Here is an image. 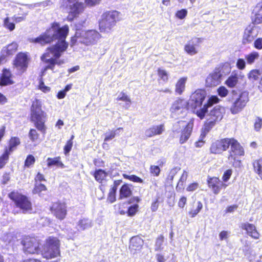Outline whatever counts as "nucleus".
<instances>
[{"label":"nucleus","mask_w":262,"mask_h":262,"mask_svg":"<svg viewBox=\"0 0 262 262\" xmlns=\"http://www.w3.org/2000/svg\"><path fill=\"white\" fill-rule=\"evenodd\" d=\"M69 31L68 25L60 27L59 23L54 21L51 24L45 32L37 37L30 39V42L41 46L50 45L58 40L54 45L48 47L40 56V60L46 64L45 70L53 71L55 66H60L64 63L63 60L60 59V58L69 47V43L66 40Z\"/></svg>","instance_id":"f257e3e1"},{"label":"nucleus","mask_w":262,"mask_h":262,"mask_svg":"<svg viewBox=\"0 0 262 262\" xmlns=\"http://www.w3.org/2000/svg\"><path fill=\"white\" fill-rule=\"evenodd\" d=\"M229 147L227 157L229 163L233 167H240L242 162L239 157L244 156L245 152L243 146L235 138L227 137L215 140L211 143L209 151L211 154L222 155Z\"/></svg>","instance_id":"f03ea898"},{"label":"nucleus","mask_w":262,"mask_h":262,"mask_svg":"<svg viewBox=\"0 0 262 262\" xmlns=\"http://www.w3.org/2000/svg\"><path fill=\"white\" fill-rule=\"evenodd\" d=\"M30 121L34 123L36 128H31L28 133L30 140L36 142L39 140L40 135L37 129L45 135L47 131L46 122L47 114L42 110V104L38 99H35L32 103L30 108Z\"/></svg>","instance_id":"7ed1b4c3"},{"label":"nucleus","mask_w":262,"mask_h":262,"mask_svg":"<svg viewBox=\"0 0 262 262\" xmlns=\"http://www.w3.org/2000/svg\"><path fill=\"white\" fill-rule=\"evenodd\" d=\"M60 241L57 237L50 236L45 242L40 253L46 259H51L61 256Z\"/></svg>","instance_id":"20e7f679"},{"label":"nucleus","mask_w":262,"mask_h":262,"mask_svg":"<svg viewBox=\"0 0 262 262\" xmlns=\"http://www.w3.org/2000/svg\"><path fill=\"white\" fill-rule=\"evenodd\" d=\"M101 37V35L95 30H78L72 37L71 42L74 44L78 40L86 46H92L96 45Z\"/></svg>","instance_id":"39448f33"},{"label":"nucleus","mask_w":262,"mask_h":262,"mask_svg":"<svg viewBox=\"0 0 262 262\" xmlns=\"http://www.w3.org/2000/svg\"><path fill=\"white\" fill-rule=\"evenodd\" d=\"M8 197L14 206L21 210L23 213H31L32 211L33 206L31 201L26 195L17 190H13L8 194Z\"/></svg>","instance_id":"423d86ee"},{"label":"nucleus","mask_w":262,"mask_h":262,"mask_svg":"<svg viewBox=\"0 0 262 262\" xmlns=\"http://www.w3.org/2000/svg\"><path fill=\"white\" fill-rule=\"evenodd\" d=\"M120 13L116 10L107 11L101 15L99 21V29L101 32L109 33L120 20Z\"/></svg>","instance_id":"0eeeda50"},{"label":"nucleus","mask_w":262,"mask_h":262,"mask_svg":"<svg viewBox=\"0 0 262 262\" xmlns=\"http://www.w3.org/2000/svg\"><path fill=\"white\" fill-rule=\"evenodd\" d=\"M194 119L191 118L186 120H182L178 121L174 125L173 132H179V130L182 127L180 135L179 142L182 144L186 142L191 136L193 126Z\"/></svg>","instance_id":"6e6552de"},{"label":"nucleus","mask_w":262,"mask_h":262,"mask_svg":"<svg viewBox=\"0 0 262 262\" xmlns=\"http://www.w3.org/2000/svg\"><path fill=\"white\" fill-rule=\"evenodd\" d=\"M20 244L23 252L28 254H39L41 251V243L37 237L25 236L21 239Z\"/></svg>","instance_id":"1a4fd4ad"},{"label":"nucleus","mask_w":262,"mask_h":262,"mask_svg":"<svg viewBox=\"0 0 262 262\" xmlns=\"http://www.w3.org/2000/svg\"><path fill=\"white\" fill-rule=\"evenodd\" d=\"M207 97V93L203 89L196 90L190 96L188 107L196 115V112L201 108Z\"/></svg>","instance_id":"9d476101"},{"label":"nucleus","mask_w":262,"mask_h":262,"mask_svg":"<svg viewBox=\"0 0 262 262\" xmlns=\"http://www.w3.org/2000/svg\"><path fill=\"white\" fill-rule=\"evenodd\" d=\"M30 61V57L28 53L19 52L16 55L12 65L17 74L21 75L27 72Z\"/></svg>","instance_id":"9b49d317"},{"label":"nucleus","mask_w":262,"mask_h":262,"mask_svg":"<svg viewBox=\"0 0 262 262\" xmlns=\"http://www.w3.org/2000/svg\"><path fill=\"white\" fill-rule=\"evenodd\" d=\"M228 101L231 102L230 111L231 114L234 115L241 112L244 109L249 101V98L248 94L242 92L235 99L233 96L229 97Z\"/></svg>","instance_id":"f8f14e48"},{"label":"nucleus","mask_w":262,"mask_h":262,"mask_svg":"<svg viewBox=\"0 0 262 262\" xmlns=\"http://www.w3.org/2000/svg\"><path fill=\"white\" fill-rule=\"evenodd\" d=\"M49 210L53 216L59 221L64 220L68 214L67 203L60 200L52 202Z\"/></svg>","instance_id":"ddd939ff"},{"label":"nucleus","mask_w":262,"mask_h":262,"mask_svg":"<svg viewBox=\"0 0 262 262\" xmlns=\"http://www.w3.org/2000/svg\"><path fill=\"white\" fill-rule=\"evenodd\" d=\"M208 189L214 195H217L225 189L228 185L223 183L219 177L208 176L206 179Z\"/></svg>","instance_id":"4468645a"},{"label":"nucleus","mask_w":262,"mask_h":262,"mask_svg":"<svg viewBox=\"0 0 262 262\" xmlns=\"http://www.w3.org/2000/svg\"><path fill=\"white\" fill-rule=\"evenodd\" d=\"M203 40L201 37H193L187 41L184 46V50L190 55H194L198 53V47Z\"/></svg>","instance_id":"2eb2a0df"},{"label":"nucleus","mask_w":262,"mask_h":262,"mask_svg":"<svg viewBox=\"0 0 262 262\" xmlns=\"http://www.w3.org/2000/svg\"><path fill=\"white\" fill-rule=\"evenodd\" d=\"M220 102V99L216 95L210 96L203 107L196 112V115L201 120L203 119L208 112V108Z\"/></svg>","instance_id":"dca6fc26"},{"label":"nucleus","mask_w":262,"mask_h":262,"mask_svg":"<svg viewBox=\"0 0 262 262\" xmlns=\"http://www.w3.org/2000/svg\"><path fill=\"white\" fill-rule=\"evenodd\" d=\"M222 74L219 68H215L214 70L209 74L206 79V85L208 87H213L221 83Z\"/></svg>","instance_id":"f3484780"},{"label":"nucleus","mask_w":262,"mask_h":262,"mask_svg":"<svg viewBox=\"0 0 262 262\" xmlns=\"http://www.w3.org/2000/svg\"><path fill=\"white\" fill-rule=\"evenodd\" d=\"M83 10L84 6L82 3L74 2L72 5H70V11L67 16V20L69 21H73Z\"/></svg>","instance_id":"a211bd4d"},{"label":"nucleus","mask_w":262,"mask_h":262,"mask_svg":"<svg viewBox=\"0 0 262 262\" xmlns=\"http://www.w3.org/2000/svg\"><path fill=\"white\" fill-rule=\"evenodd\" d=\"M144 240L139 236H134L129 240V250L133 254L141 251L144 245Z\"/></svg>","instance_id":"6ab92c4d"},{"label":"nucleus","mask_w":262,"mask_h":262,"mask_svg":"<svg viewBox=\"0 0 262 262\" xmlns=\"http://www.w3.org/2000/svg\"><path fill=\"white\" fill-rule=\"evenodd\" d=\"M13 76L9 69L4 68L0 76V86H7L14 83Z\"/></svg>","instance_id":"aec40b11"},{"label":"nucleus","mask_w":262,"mask_h":262,"mask_svg":"<svg viewBox=\"0 0 262 262\" xmlns=\"http://www.w3.org/2000/svg\"><path fill=\"white\" fill-rule=\"evenodd\" d=\"M18 44L15 42H12L4 47L1 50L0 55L6 60L11 57L17 51Z\"/></svg>","instance_id":"412c9836"},{"label":"nucleus","mask_w":262,"mask_h":262,"mask_svg":"<svg viewBox=\"0 0 262 262\" xmlns=\"http://www.w3.org/2000/svg\"><path fill=\"white\" fill-rule=\"evenodd\" d=\"M241 228L245 230L246 233L252 238L258 239L259 238L260 234L254 224L249 223H243L241 225Z\"/></svg>","instance_id":"4be33fe9"},{"label":"nucleus","mask_w":262,"mask_h":262,"mask_svg":"<svg viewBox=\"0 0 262 262\" xmlns=\"http://www.w3.org/2000/svg\"><path fill=\"white\" fill-rule=\"evenodd\" d=\"M132 186L131 184L124 183L119 188L118 200H123L130 198L133 194Z\"/></svg>","instance_id":"5701e85b"},{"label":"nucleus","mask_w":262,"mask_h":262,"mask_svg":"<svg viewBox=\"0 0 262 262\" xmlns=\"http://www.w3.org/2000/svg\"><path fill=\"white\" fill-rule=\"evenodd\" d=\"M122 180H115L113 182V185L111 186L109 190V192L107 197V201L110 203H113L116 201V192L118 187L121 184Z\"/></svg>","instance_id":"b1692460"},{"label":"nucleus","mask_w":262,"mask_h":262,"mask_svg":"<svg viewBox=\"0 0 262 262\" xmlns=\"http://www.w3.org/2000/svg\"><path fill=\"white\" fill-rule=\"evenodd\" d=\"M20 144V139L17 137H11L8 142V146L4 148V151L10 155Z\"/></svg>","instance_id":"393cba45"},{"label":"nucleus","mask_w":262,"mask_h":262,"mask_svg":"<svg viewBox=\"0 0 262 262\" xmlns=\"http://www.w3.org/2000/svg\"><path fill=\"white\" fill-rule=\"evenodd\" d=\"M164 130L165 126L164 124L154 125L145 130V134L147 137H152L162 134Z\"/></svg>","instance_id":"a878e982"},{"label":"nucleus","mask_w":262,"mask_h":262,"mask_svg":"<svg viewBox=\"0 0 262 262\" xmlns=\"http://www.w3.org/2000/svg\"><path fill=\"white\" fill-rule=\"evenodd\" d=\"M187 80V77L179 78L175 85V93L179 95H182L185 90L186 83Z\"/></svg>","instance_id":"bb28decb"},{"label":"nucleus","mask_w":262,"mask_h":262,"mask_svg":"<svg viewBox=\"0 0 262 262\" xmlns=\"http://www.w3.org/2000/svg\"><path fill=\"white\" fill-rule=\"evenodd\" d=\"M122 127H119L116 129H109L105 134H104V142L103 143V147H104V145L107 144L106 142L113 139L116 137V136L119 134L118 131L122 130Z\"/></svg>","instance_id":"cd10ccee"},{"label":"nucleus","mask_w":262,"mask_h":262,"mask_svg":"<svg viewBox=\"0 0 262 262\" xmlns=\"http://www.w3.org/2000/svg\"><path fill=\"white\" fill-rule=\"evenodd\" d=\"M222 110L223 107L221 106L214 107L209 112L211 118L214 121L221 119L223 117Z\"/></svg>","instance_id":"c85d7f7f"},{"label":"nucleus","mask_w":262,"mask_h":262,"mask_svg":"<svg viewBox=\"0 0 262 262\" xmlns=\"http://www.w3.org/2000/svg\"><path fill=\"white\" fill-rule=\"evenodd\" d=\"M253 31L252 28L246 29L245 30L242 38L243 45L250 43L254 40L255 36L253 35Z\"/></svg>","instance_id":"c756f323"},{"label":"nucleus","mask_w":262,"mask_h":262,"mask_svg":"<svg viewBox=\"0 0 262 262\" xmlns=\"http://www.w3.org/2000/svg\"><path fill=\"white\" fill-rule=\"evenodd\" d=\"M48 167H51L53 166H56L57 167L63 168L65 166L61 161L60 156H57L54 158H48L47 159Z\"/></svg>","instance_id":"7c9ffc66"},{"label":"nucleus","mask_w":262,"mask_h":262,"mask_svg":"<svg viewBox=\"0 0 262 262\" xmlns=\"http://www.w3.org/2000/svg\"><path fill=\"white\" fill-rule=\"evenodd\" d=\"M92 175L94 176L97 182L102 183L107 176V172L104 170L98 169L94 171L92 173Z\"/></svg>","instance_id":"2f4dec72"},{"label":"nucleus","mask_w":262,"mask_h":262,"mask_svg":"<svg viewBox=\"0 0 262 262\" xmlns=\"http://www.w3.org/2000/svg\"><path fill=\"white\" fill-rule=\"evenodd\" d=\"M159 166L158 165H150L149 167L150 173L154 177H158L161 172V169L159 166H163L165 162L162 160H159L157 162Z\"/></svg>","instance_id":"473e14b6"},{"label":"nucleus","mask_w":262,"mask_h":262,"mask_svg":"<svg viewBox=\"0 0 262 262\" xmlns=\"http://www.w3.org/2000/svg\"><path fill=\"white\" fill-rule=\"evenodd\" d=\"M253 170L262 180V158L255 160L252 163Z\"/></svg>","instance_id":"72a5a7b5"},{"label":"nucleus","mask_w":262,"mask_h":262,"mask_svg":"<svg viewBox=\"0 0 262 262\" xmlns=\"http://www.w3.org/2000/svg\"><path fill=\"white\" fill-rule=\"evenodd\" d=\"M187 178L188 173L186 170H184L176 186V190L178 191H180L184 189V186L186 182Z\"/></svg>","instance_id":"f704fd0d"},{"label":"nucleus","mask_w":262,"mask_h":262,"mask_svg":"<svg viewBox=\"0 0 262 262\" xmlns=\"http://www.w3.org/2000/svg\"><path fill=\"white\" fill-rule=\"evenodd\" d=\"M259 53L256 51H252L245 56L246 62L248 64H253L259 58Z\"/></svg>","instance_id":"c9c22d12"},{"label":"nucleus","mask_w":262,"mask_h":262,"mask_svg":"<svg viewBox=\"0 0 262 262\" xmlns=\"http://www.w3.org/2000/svg\"><path fill=\"white\" fill-rule=\"evenodd\" d=\"M238 81V78L236 75L230 76L225 81V84L230 88L236 86Z\"/></svg>","instance_id":"e433bc0d"},{"label":"nucleus","mask_w":262,"mask_h":262,"mask_svg":"<svg viewBox=\"0 0 262 262\" xmlns=\"http://www.w3.org/2000/svg\"><path fill=\"white\" fill-rule=\"evenodd\" d=\"M47 190V188L45 184L39 183H35L34 188L32 190V193L34 194L41 195V192L42 191H46Z\"/></svg>","instance_id":"4c0bfd02"},{"label":"nucleus","mask_w":262,"mask_h":262,"mask_svg":"<svg viewBox=\"0 0 262 262\" xmlns=\"http://www.w3.org/2000/svg\"><path fill=\"white\" fill-rule=\"evenodd\" d=\"M261 76V72L258 69L251 70L248 74V78L250 80L257 81Z\"/></svg>","instance_id":"58836bf2"},{"label":"nucleus","mask_w":262,"mask_h":262,"mask_svg":"<svg viewBox=\"0 0 262 262\" xmlns=\"http://www.w3.org/2000/svg\"><path fill=\"white\" fill-rule=\"evenodd\" d=\"M78 226L81 230H84L92 226L91 222L88 219H80L78 222Z\"/></svg>","instance_id":"ea45409f"},{"label":"nucleus","mask_w":262,"mask_h":262,"mask_svg":"<svg viewBox=\"0 0 262 262\" xmlns=\"http://www.w3.org/2000/svg\"><path fill=\"white\" fill-rule=\"evenodd\" d=\"M36 161L35 158L32 155H29L27 156L24 162V167L25 168H30L32 167Z\"/></svg>","instance_id":"a19ab883"},{"label":"nucleus","mask_w":262,"mask_h":262,"mask_svg":"<svg viewBox=\"0 0 262 262\" xmlns=\"http://www.w3.org/2000/svg\"><path fill=\"white\" fill-rule=\"evenodd\" d=\"M139 208V205L137 204L131 205L128 208L127 210L126 211V213H127L128 216H134L138 212Z\"/></svg>","instance_id":"79ce46f5"},{"label":"nucleus","mask_w":262,"mask_h":262,"mask_svg":"<svg viewBox=\"0 0 262 262\" xmlns=\"http://www.w3.org/2000/svg\"><path fill=\"white\" fill-rule=\"evenodd\" d=\"M4 27L9 30L10 31H12L15 28V24L13 22L10 21L9 17H7L4 18L3 21Z\"/></svg>","instance_id":"37998d69"},{"label":"nucleus","mask_w":262,"mask_h":262,"mask_svg":"<svg viewBox=\"0 0 262 262\" xmlns=\"http://www.w3.org/2000/svg\"><path fill=\"white\" fill-rule=\"evenodd\" d=\"M9 156L10 155L4 151L0 156V169L4 168L6 164L8 162Z\"/></svg>","instance_id":"c03bdc74"},{"label":"nucleus","mask_w":262,"mask_h":262,"mask_svg":"<svg viewBox=\"0 0 262 262\" xmlns=\"http://www.w3.org/2000/svg\"><path fill=\"white\" fill-rule=\"evenodd\" d=\"M122 176L124 179L128 180L134 182L140 183H142L143 182V180L141 178L135 174L129 176L126 173H123L122 174Z\"/></svg>","instance_id":"a18cd8bd"},{"label":"nucleus","mask_w":262,"mask_h":262,"mask_svg":"<svg viewBox=\"0 0 262 262\" xmlns=\"http://www.w3.org/2000/svg\"><path fill=\"white\" fill-rule=\"evenodd\" d=\"M185 101L183 99L179 98L177 100L172 104V107L174 111H178L184 106Z\"/></svg>","instance_id":"49530a36"},{"label":"nucleus","mask_w":262,"mask_h":262,"mask_svg":"<svg viewBox=\"0 0 262 262\" xmlns=\"http://www.w3.org/2000/svg\"><path fill=\"white\" fill-rule=\"evenodd\" d=\"M203 204L201 201L197 202L196 209L189 211L188 214L191 217H194L202 209Z\"/></svg>","instance_id":"de8ad7c7"},{"label":"nucleus","mask_w":262,"mask_h":262,"mask_svg":"<svg viewBox=\"0 0 262 262\" xmlns=\"http://www.w3.org/2000/svg\"><path fill=\"white\" fill-rule=\"evenodd\" d=\"M157 73L159 77L164 82H166L168 80V74L167 72L163 69L158 68Z\"/></svg>","instance_id":"09e8293b"},{"label":"nucleus","mask_w":262,"mask_h":262,"mask_svg":"<svg viewBox=\"0 0 262 262\" xmlns=\"http://www.w3.org/2000/svg\"><path fill=\"white\" fill-rule=\"evenodd\" d=\"M233 173V170L232 169H227L224 171L222 177V181L223 183H226L231 178Z\"/></svg>","instance_id":"8fccbe9b"},{"label":"nucleus","mask_w":262,"mask_h":262,"mask_svg":"<svg viewBox=\"0 0 262 262\" xmlns=\"http://www.w3.org/2000/svg\"><path fill=\"white\" fill-rule=\"evenodd\" d=\"M11 174L10 172L5 171L3 172L0 180V184L5 185L10 181Z\"/></svg>","instance_id":"3c124183"},{"label":"nucleus","mask_w":262,"mask_h":262,"mask_svg":"<svg viewBox=\"0 0 262 262\" xmlns=\"http://www.w3.org/2000/svg\"><path fill=\"white\" fill-rule=\"evenodd\" d=\"M124 203H119L114 206L115 209L117 210L118 213L121 215H124L126 213Z\"/></svg>","instance_id":"603ef678"},{"label":"nucleus","mask_w":262,"mask_h":262,"mask_svg":"<svg viewBox=\"0 0 262 262\" xmlns=\"http://www.w3.org/2000/svg\"><path fill=\"white\" fill-rule=\"evenodd\" d=\"M217 92L221 97H225L228 94V90L224 86H220L217 90Z\"/></svg>","instance_id":"864d4df0"},{"label":"nucleus","mask_w":262,"mask_h":262,"mask_svg":"<svg viewBox=\"0 0 262 262\" xmlns=\"http://www.w3.org/2000/svg\"><path fill=\"white\" fill-rule=\"evenodd\" d=\"M38 87V89L45 93L49 92L51 90L50 87L45 85V83L42 80H40L39 81Z\"/></svg>","instance_id":"5fc2aeb1"},{"label":"nucleus","mask_w":262,"mask_h":262,"mask_svg":"<svg viewBox=\"0 0 262 262\" xmlns=\"http://www.w3.org/2000/svg\"><path fill=\"white\" fill-rule=\"evenodd\" d=\"M187 15V11L185 9H182L180 10L177 11L175 14L176 16L180 19H183L185 18Z\"/></svg>","instance_id":"6e6d98bb"},{"label":"nucleus","mask_w":262,"mask_h":262,"mask_svg":"<svg viewBox=\"0 0 262 262\" xmlns=\"http://www.w3.org/2000/svg\"><path fill=\"white\" fill-rule=\"evenodd\" d=\"M246 66V61L243 58H238L236 63V68L239 70H243Z\"/></svg>","instance_id":"4d7b16f0"},{"label":"nucleus","mask_w":262,"mask_h":262,"mask_svg":"<svg viewBox=\"0 0 262 262\" xmlns=\"http://www.w3.org/2000/svg\"><path fill=\"white\" fill-rule=\"evenodd\" d=\"M215 122L214 120L205 122L204 124L203 129L205 132H208L209 130L213 127V126L215 124Z\"/></svg>","instance_id":"13d9d810"},{"label":"nucleus","mask_w":262,"mask_h":262,"mask_svg":"<svg viewBox=\"0 0 262 262\" xmlns=\"http://www.w3.org/2000/svg\"><path fill=\"white\" fill-rule=\"evenodd\" d=\"M73 142H72L71 140H68L66 145L63 147V152L65 155H67L70 151L71 150L73 146Z\"/></svg>","instance_id":"bf43d9fd"},{"label":"nucleus","mask_w":262,"mask_h":262,"mask_svg":"<svg viewBox=\"0 0 262 262\" xmlns=\"http://www.w3.org/2000/svg\"><path fill=\"white\" fill-rule=\"evenodd\" d=\"M199 187V184L198 182H193L188 184L186 188V190L188 192L194 191Z\"/></svg>","instance_id":"052dcab7"},{"label":"nucleus","mask_w":262,"mask_h":262,"mask_svg":"<svg viewBox=\"0 0 262 262\" xmlns=\"http://www.w3.org/2000/svg\"><path fill=\"white\" fill-rule=\"evenodd\" d=\"M121 96H118L117 98V101H122L126 102H129V103H131L130 99L124 93L121 92Z\"/></svg>","instance_id":"680f3d73"},{"label":"nucleus","mask_w":262,"mask_h":262,"mask_svg":"<svg viewBox=\"0 0 262 262\" xmlns=\"http://www.w3.org/2000/svg\"><path fill=\"white\" fill-rule=\"evenodd\" d=\"M254 126L256 131H259L262 126V119L259 117H256Z\"/></svg>","instance_id":"e2e57ef3"},{"label":"nucleus","mask_w":262,"mask_h":262,"mask_svg":"<svg viewBox=\"0 0 262 262\" xmlns=\"http://www.w3.org/2000/svg\"><path fill=\"white\" fill-rule=\"evenodd\" d=\"M187 203V198L185 196H182L179 200L178 206L180 208H184Z\"/></svg>","instance_id":"0e129e2a"},{"label":"nucleus","mask_w":262,"mask_h":262,"mask_svg":"<svg viewBox=\"0 0 262 262\" xmlns=\"http://www.w3.org/2000/svg\"><path fill=\"white\" fill-rule=\"evenodd\" d=\"M254 25H258L262 23V14L256 12L255 16L252 21Z\"/></svg>","instance_id":"69168bd1"},{"label":"nucleus","mask_w":262,"mask_h":262,"mask_svg":"<svg viewBox=\"0 0 262 262\" xmlns=\"http://www.w3.org/2000/svg\"><path fill=\"white\" fill-rule=\"evenodd\" d=\"M164 236L162 234L158 236L156 240V246L158 247V249H161V246L164 242Z\"/></svg>","instance_id":"338daca9"},{"label":"nucleus","mask_w":262,"mask_h":262,"mask_svg":"<svg viewBox=\"0 0 262 262\" xmlns=\"http://www.w3.org/2000/svg\"><path fill=\"white\" fill-rule=\"evenodd\" d=\"M253 46L256 49H262V37L257 38L254 42Z\"/></svg>","instance_id":"774afa93"}]
</instances>
